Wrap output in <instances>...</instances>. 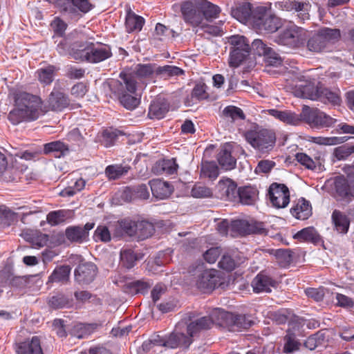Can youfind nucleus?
<instances>
[{"label":"nucleus","instance_id":"obj_17","mask_svg":"<svg viewBox=\"0 0 354 354\" xmlns=\"http://www.w3.org/2000/svg\"><path fill=\"white\" fill-rule=\"evenodd\" d=\"M3 178L6 182L17 183L19 181L28 182L35 177L32 171L27 167L19 168L17 165H13L6 169Z\"/></svg>","mask_w":354,"mask_h":354},{"label":"nucleus","instance_id":"obj_18","mask_svg":"<svg viewBox=\"0 0 354 354\" xmlns=\"http://www.w3.org/2000/svg\"><path fill=\"white\" fill-rule=\"evenodd\" d=\"M151 193L156 199H166L171 196L174 191L173 185L161 179H152L149 181Z\"/></svg>","mask_w":354,"mask_h":354},{"label":"nucleus","instance_id":"obj_49","mask_svg":"<svg viewBox=\"0 0 354 354\" xmlns=\"http://www.w3.org/2000/svg\"><path fill=\"white\" fill-rule=\"evenodd\" d=\"M333 187L339 196H349L350 183L343 176H337L333 178Z\"/></svg>","mask_w":354,"mask_h":354},{"label":"nucleus","instance_id":"obj_26","mask_svg":"<svg viewBox=\"0 0 354 354\" xmlns=\"http://www.w3.org/2000/svg\"><path fill=\"white\" fill-rule=\"evenodd\" d=\"M16 351L17 354H44L40 339L37 336L20 342L17 345Z\"/></svg>","mask_w":354,"mask_h":354},{"label":"nucleus","instance_id":"obj_36","mask_svg":"<svg viewBox=\"0 0 354 354\" xmlns=\"http://www.w3.org/2000/svg\"><path fill=\"white\" fill-rule=\"evenodd\" d=\"M332 222L334 225L335 230L337 232L342 234L347 233L349 228L350 221L345 214L339 210H334L332 214Z\"/></svg>","mask_w":354,"mask_h":354},{"label":"nucleus","instance_id":"obj_33","mask_svg":"<svg viewBox=\"0 0 354 354\" xmlns=\"http://www.w3.org/2000/svg\"><path fill=\"white\" fill-rule=\"evenodd\" d=\"M131 169V167L128 165H110L105 168L104 174L109 180H115L127 175Z\"/></svg>","mask_w":354,"mask_h":354},{"label":"nucleus","instance_id":"obj_58","mask_svg":"<svg viewBox=\"0 0 354 354\" xmlns=\"http://www.w3.org/2000/svg\"><path fill=\"white\" fill-rule=\"evenodd\" d=\"M191 195L194 198H210L212 196V192L208 187L198 183H196L192 190Z\"/></svg>","mask_w":354,"mask_h":354},{"label":"nucleus","instance_id":"obj_14","mask_svg":"<svg viewBox=\"0 0 354 354\" xmlns=\"http://www.w3.org/2000/svg\"><path fill=\"white\" fill-rule=\"evenodd\" d=\"M181 12L185 23L192 27H199L203 22L198 0L194 3L190 1L183 3L181 6Z\"/></svg>","mask_w":354,"mask_h":354},{"label":"nucleus","instance_id":"obj_57","mask_svg":"<svg viewBox=\"0 0 354 354\" xmlns=\"http://www.w3.org/2000/svg\"><path fill=\"white\" fill-rule=\"evenodd\" d=\"M353 153H354V145L351 144H345L337 147L333 152L335 157L339 160H345Z\"/></svg>","mask_w":354,"mask_h":354},{"label":"nucleus","instance_id":"obj_44","mask_svg":"<svg viewBox=\"0 0 354 354\" xmlns=\"http://www.w3.org/2000/svg\"><path fill=\"white\" fill-rule=\"evenodd\" d=\"M142 257V254L134 252L131 249H124L120 252V263L123 267L131 269Z\"/></svg>","mask_w":354,"mask_h":354},{"label":"nucleus","instance_id":"obj_16","mask_svg":"<svg viewBox=\"0 0 354 354\" xmlns=\"http://www.w3.org/2000/svg\"><path fill=\"white\" fill-rule=\"evenodd\" d=\"M277 285V281L265 272H259L252 281V287L255 293L270 292L272 288H276Z\"/></svg>","mask_w":354,"mask_h":354},{"label":"nucleus","instance_id":"obj_10","mask_svg":"<svg viewBox=\"0 0 354 354\" xmlns=\"http://www.w3.org/2000/svg\"><path fill=\"white\" fill-rule=\"evenodd\" d=\"M274 41L279 45L291 48H297L305 45V37L302 30L296 26H291L277 35Z\"/></svg>","mask_w":354,"mask_h":354},{"label":"nucleus","instance_id":"obj_59","mask_svg":"<svg viewBox=\"0 0 354 354\" xmlns=\"http://www.w3.org/2000/svg\"><path fill=\"white\" fill-rule=\"evenodd\" d=\"M304 324L299 321H292L289 323L287 335L292 336L295 338L303 337L304 334Z\"/></svg>","mask_w":354,"mask_h":354},{"label":"nucleus","instance_id":"obj_40","mask_svg":"<svg viewBox=\"0 0 354 354\" xmlns=\"http://www.w3.org/2000/svg\"><path fill=\"white\" fill-rule=\"evenodd\" d=\"M294 238L299 241L310 242L314 244H317L322 241L320 235L313 227L302 229L295 234Z\"/></svg>","mask_w":354,"mask_h":354},{"label":"nucleus","instance_id":"obj_23","mask_svg":"<svg viewBox=\"0 0 354 354\" xmlns=\"http://www.w3.org/2000/svg\"><path fill=\"white\" fill-rule=\"evenodd\" d=\"M149 191L146 184L125 187L120 196L121 199H149Z\"/></svg>","mask_w":354,"mask_h":354},{"label":"nucleus","instance_id":"obj_25","mask_svg":"<svg viewBox=\"0 0 354 354\" xmlns=\"http://www.w3.org/2000/svg\"><path fill=\"white\" fill-rule=\"evenodd\" d=\"M217 160L225 170H231L236 167V160L232 156V146L224 145L217 155Z\"/></svg>","mask_w":354,"mask_h":354},{"label":"nucleus","instance_id":"obj_61","mask_svg":"<svg viewBox=\"0 0 354 354\" xmlns=\"http://www.w3.org/2000/svg\"><path fill=\"white\" fill-rule=\"evenodd\" d=\"M274 255L281 266H286L292 261V252L289 249H279Z\"/></svg>","mask_w":354,"mask_h":354},{"label":"nucleus","instance_id":"obj_64","mask_svg":"<svg viewBox=\"0 0 354 354\" xmlns=\"http://www.w3.org/2000/svg\"><path fill=\"white\" fill-rule=\"evenodd\" d=\"M50 25L55 34L59 37H63L65 35L68 27L67 24L59 17H55Z\"/></svg>","mask_w":354,"mask_h":354},{"label":"nucleus","instance_id":"obj_1","mask_svg":"<svg viewBox=\"0 0 354 354\" xmlns=\"http://www.w3.org/2000/svg\"><path fill=\"white\" fill-rule=\"evenodd\" d=\"M14 95L15 107L8 114L12 124L35 121L44 115L43 102L39 96L24 91H17Z\"/></svg>","mask_w":354,"mask_h":354},{"label":"nucleus","instance_id":"obj_6","mask_svg":"<svg viewBox=\"0 0 354 354\" xmlns=\"http://www.w3.org/2000/svg\"><path fill=\"white\" fill-rule=\"evenodd\" d=\"M230 45L229 65L230 67L239 66L250 55L251 47L248 39L239 35L227 37Z\"/></svg>","mask_w":354,"mask_h":354},{"label":"nucleus","instance_id":"obj_48","mask_svg":"<svg viewBox=\"0 0 354 354\" xmlns=\"http://www.w3.org/2000/svg\"><path fill=\"white\" fill-rule=\"evenodd\" d=\"M157 65L155 64H139L136 66L135 73L140 78H151L156 75Z\"/></svg>","mask_w":354,"mask_h":354},{"label":"nucleus","instance_id":"obj_50","mask_svg":"<svg viewBox=\"0 0 354 354\" xmlns=\"http://www.w3.org/2000/svg\"><path fill=\"white\" fill-rule=\"evenodd\" d=\"M295 158L298 162L310 170H315L317 166H321L319 158L313 160L305 153H297Z\"/></svg>","mask_w":354,"mask_h":354},{"label":"nucleus","instance_id":"obj_20","mask_svg":"<svg viewBox=\"0 0 354 354\" xmlns=\"http://www.w3.org/2000/svg\"><path fill=\"white\" fill-rule=\"evenodd\" d=\"M47 103L51 111H62L69 106L70 100L64 92L53 88L48 96Z\"/></svg>","mask_w":354,"mask_h":354},{"label":"nucleus","instance_id":"obj_21","mask_svg":"<svg viewBox=\"0 0 354 354\" xmlns=\"http://www.w3.org/2000/svg\"><path fill=\"white\" fill-rule=\"evenodd\" d=\"M169 110V103L162 97L153 100L149 107L148 117L150 119L163 118Z\"/></svg>","mask_w":354,"mask_h":354},{"label":"nucleus","instance_id":"obj_12","mask_svg":"<svg viewBox=\"0 0 354 354\" xmlns=\"http://www.w3.org/2000/svg\"><path fill=\"white\" fill-rule=\"evenodd\" d=\"M195 286L203 292H209L219 284L220 278L216 270H205L198 272L194 278Z\"/></svg>","mask_w":354,"mask_h":354},{"label":"nucleus","instance_id":"obj_15","mask_svg":"<svg viewBox=\"0 0 354 354\" xmlns=\"http://www.w3.org/2000/svg\"><path fill=\"white\" fill-rule=\"evenodd\" d=\"M97 268L91 262L80 263L74 271L75 280L80 285L91 283L97 275Z\"/></svg>","mask_w":354,"mask_h":354},{"label":"nucleus","instance_id":"obj_9","mask_svg":"<svg viewBox=\"0 0 354 354\" xmlns=\"http://www.w3.org/2000/svg\"><path fill=\"white\" fill-rule=\"evenodd\" d=\"M218 317L221 319L219 326L227 328L230 330L247 329L253 324L245 315H236L223 310L218 313Z\"/></svg>","mask_w":354,"mask_h":354},{"label":"nucleus","instance_id":"obj_22","mask_svg":"<svg viewBox=\"0 0 354 354\" xmlns=\"http://www.w3.org/2000/svg\"><path fill=\"white\" fill-rule=\"evenodd\" d=\"M178 165L176 158L161 159L155 162L151 168L156 175H174L177 174Z\"/></svg>","mask_w":354,"mask_h":354},{"label":"nucleus","instance_id":"obj_43","mask_svg":"<svg viewBox=\"0 0 354 354\" xmlns=\"http://www.w3.org/2000/svg\"><path fill=\"white\" fill-rule=\"evenodd\" d=\"M268 194L270 199H290L289 189L281 183H272L268 189Z\"/></svg>","mask_w":354,"mask_h":354},{"label":"nucleus","instance_id":"obj_2","mask_svg":"<svg viewBox=\"0 0 354 354\" xmlns=\"http://www.w3.org/2000/svg\"><path fill=\"white\" fill-rule=\"evenodd\" d=\"M77 46L78 48L73 50L70 56L80 62L97 64L112 56L111 46L101 42L86 41Z\"/></svg>","mask_w":354,"mask_h":354},{"label":"nucleus","instance_id":"obj_46","mask_svg":"<svg viewBox=\"0 0 354 354\" xmlns=\"http://www.w3.org/2000/svg\"><path fill=\"white\" fill-rule=\"evenodd\" d=\"M48 304L53 309L68 308L72 306V299L63 293H57L48 299Z\"/></svg>","mask_w":354,"mask_h":354},{"label":"nucleus","instance_id":"obj_60","mask_svg":"<svg viewBox=\"0 0 354 354\" xmlns=\"http://www.w3.org/2000/svg\"><path fill=\"white\" fill-rule=\"evenodd\" d=\"M258 194L257 189L250 185L240 187L237 191L239 199H255Z\"/></svg>","mask_w":354,"mask_h":354},{"label":"nucleus","instance_id":"obj_28","mask_svg":"<svg viewBox=\"0 0 354 354\" xmlns=\"http://www.w3.org/2000/svg\"><path fill=\"white\" fill-rule=\"evenodd\" d=\"M216 189L223 197L235 199L237 196V184L231 178H221L216 185Z\"/></svg>","mask_w":354,"mask_h":354},{"label":"nucleus","instance_id":"obj_19","mask_svg":"<svg viewBox=\"0 0 354 354\" xmlns=\"http://www.w3.org/2000/svg\"><path fill=\"white\" fill-rule=\"evenodd\" d=\"M279 5L286 11H292L298 12V17L301 21L309 19V10L311 7L308 2H299L295 0H287L279 2Z\"/></svg>","mask_w":354,"mask_h":354},{"label":"nucleus","instance_id":"obj_39","mask_svg":"<svg viewBox=\"0 0 354 354\" xmlns=\"http://www.w3.org/2000/svg\"><path fill=\"white\" fill-rule=\"evenodd\" d=\"M184 73L185 71L182 68L173 65L157 66L156 67V77L163 80L178 77Z\"/></svg>","mask_w":354,"mask_h":354},{"label":"nucleus","instance_id":"obj_41","mask_svg":"<svg viewBox=\"0 0 354 354\" xmlns=\"http://www.w3.org/2000/svg\"><path fill=\"white\" fill-rule=\"evenodd\" d=\"M292 214L297 219L306 220L312 215V207L309 201H299L291 209Z\"/></svg>","mask_w":354,"mask_h":354},{"label":"nucleus","instance_id":"obj_34","mask_svg":"<svg viewBox=\"0 0 354 354\" xmlns=\"http://www.w3.org/2000/svg\"><path fill=\"white\" fill-rule=\"evenodd\" d=\"M200 10L203 15V21L204 19L211 21L217 18L221 10L218 6L207 1V0H198Z\"/></svg>","mask_w":354,"mask_h":354},{"label":"nucleus","instance_id":"obj_24","mask_svg":"<svg viewBox=\"0 0 354 354\" xmlns=\"http://www.w3.org/2000/svg\"><path fill=\"white\" fill-rule=\"evenodd\" d=\"M321 87V83L315 84V82H306L305 84H300L299 86L295 93L299 97L317 101Z\"/></svg>","mask_w":354,"mask_h":354},{"label":"nucleus","instance_id":"obj_4","mask_svg":"<svg viewBox=\"0 0 354 354\" xmlns=\"http://www.w3.org/2000/svg\"><path fill=\"white\" fill-rule=\"evenodd\" d=\"M340 37L339 29L324 27L310 36L305 44L307 49L313 53H330L335 49V44Z\"/></svg>","mask_w":354,"mask_h":354},{"label":"nucleus","instance_id":"obj_53","mask_svg":"<svg viewBox=\"0 0 354 354\" xmlns=\"http://www.w3.org/2000/svg\"><path fill=\"white\" fill-rule=\"evenodd\" d=\"M86 185V181L82 178L77 179L73 185L68 186V187L60 192L59 194L62 197H71L75 196L77 192L82 190Z\"/></svg>","mask_w":354,"mask_h":354},{"label":"nucleus","instance_id":"obj_30","mask_svg":"<svg viewBox=\"0 0 354 354\" xmlns=\"http://www.w3.org/2000/svg\"><path fill=\"white\" fill-rule=\"evenodd\" d=\"M269 113L280 121L291 125H297L301 122V115L290 111H279L277 109L269 110Z\"/></svg>","mask_w":354,"mask_h":354},{"label":"nucleus","instance_id":"obj_55","mask_svg":"<svg viewBox=\"0 0 354 354\" xmlns=\"http://www.w3.org/2000/svg\"><path fill=\"white\" fill-rule=\"evenodd\" d=\"M128 289H129V292L131 294H145L148 292V290L151 287V284L142 280H137L129 283L127 285Z\"/></svg>","mask_w":354,"mask_h":354},{"label":"nucleus","instance_id":"obj_54","mask_svg":"<svg viewBox=\"0 0 354 354\" xmlns=\"http://www.w3.org/2000/svg\"><path fill=\"white\" fill-rule=\"evenodd\" d=\"M350 137H312V141L318 145H336L347 141Z\"/></svg>","mask_w":354,"mask_h":354},{"label":"nucleus","instance_id":"obj_8","mask_svg":"<svg viewBox=\"0 0 354 354\" xmlns=\"http://www.w3.org/2000/svg\"><path fill=\"white\" fill-rule=\"evenodd\" d=\"M55 3L60 12L71 19L79 18L80 12L86 13L92 8L89 0H56Z\"/></svg>","mask_w":354,"mask_h":354},{"label":"nucleus","instance_id":"obj_37","mask_svg":"<svg viewBox=\"0 0 354 354\" xmlns=\"http://www.w3.org/2000/svg\"><path fill=\"white\" fill-rule=\"evenodd\" d=\"M232 16L241 22L248 21L252 16V6L250 3H243L232 10Z\"/></svg>","mask_w":354,"mask_h":354},{"label":"nucleus","instance_id":"obj_52","mask_svg":"<svg viewBox=\"0 0 354 354\" xmlns=\"http://www.w3.org/2000/svg\"><path fill=\"white\" fill-rule=\"evenodd\" d=\"M223 116L231 119L232 122L236 120H244L245 116L243 110L237 106L230 105L224 108L222 112Z\"/></svg>","mask_w":354,"mask_h":354},{"label":"nucleus","instance_id":"obj_31","mask_svg":"<svg viewBox=\"0 0 354 354\" xmlns=\"http://www.w3.org/2000/svg\"><path fill=\"white\" fill-rule=\"evenodd\" d=\"M145 24V19L131 10L127 12L125 19V28L127 32H140Z\"/></svg>","mask_w":354,"mask_h":354},{"label":"nucleus","instance_id":"obj_45","mask_svg":"<svg viewBox=\"0 0 354 354\" xmlns=\"http://www.w3.org/2000/svg\"><path fill=\"white\" fill-rule=\"evenodd\" d=\"M122 135V131L110 127L102 131L100 142L105 147H110L115 145L118 137Z\"/></svg>","mask_w":354,"mask_h":354},{"label":"nucleus","instance_id":"obj_29","mask_svg":"<svg viewBox=\"0 0 354 354\" xmlns=\"http://www.w3.org/2000/svg\"><path fill=\"white\" fill-rule=\"evenodd\" d=\"M192 339L188 335L181 333H171L169 336L165 337V347L176 348L178 346L187 348L192 344Z\"/></svg>","mask_w":354,"mask_h":354},{"label":"nucleus","instance_id":"obj_51","mask_svg":"<svg viewBox=\"0 0 354 354\" xmlns=\"http://www.w3.org/2000/svg\"><path fill=\"white\" fill-rule=\"evenodd\" d=\"M154 230L153 225L147 221H141L136 223V234L142 239L151 236L153 234Z\"/></svg>","mask_w":354,"mask_h":354},{"label":"nucleus","instance_id":"obj_3","mask_svg":"<svg viewBox=\"0 0 354 354\" xmlns=\"http://www.w3.org/2000/svg\"><path fill=\"white\" fill-rule=\"evenodd\" d=\"M121 80H113L109 83L111 90L116 94L120 104L127 109L133 110L140 104V99L131 94L126 93L127 91L130 93H134L136 91L137 82L132 74L121 73Z\"/></svg>","mask_w":354,"mask_h":354},{"label":"nucleus","instance_id":"obj_27","mask_svg":"<svg viewBox=\"0 0 354 354\" xmlns=\"http://www.w3.org/2000/svg\"><path fill=\"white\" fill-rule=\"evenodd\" d=\"M43 152L46 155L53 154L55 158H60L68 155L70 149L68 145L57 140L45 144Z\"/></svg>","mask_w":354,"mask_h":354},{"label":"nucleus","instance_id":"obj_56","mask_svg":"<svg viewBox=\"0 0 354 354\" xmlns=\"http://www.w3.org/2000/svg\"><path fill=\"white\" fill-rule=\"evenodd\" d=\"M68 216V212L66 210H57L49 212L47 214L46 219L49 224L51 225H57L60 223H64Z\"/></svg>","mask_w":354,"mask_h":354},{"label":"nucleus","instance_id":"obj_7","mask_svg":"<svg viewBox=\"0 0 354 354\" xmlns=\"http://www.w3.org/2000/svg\"><path fill=\"white\" fill-rule=\"evenodd\" d=\"M254 26L265 33L274 32L281 26V20L275 15L268 12L264 7H258L253 17Z\"/></svg>","mask_w":354,"mask_h":354},{"label":"nucleus","instance_id":"obj_35","mask_svg":"<svg viewBox=\"0 0 354 354\" xmlns=\"http://www.w3.org/2000/svg\"><path fill=\"white\" fill-rule=\"evenodd\" d=\"M318 95L317 101L324 104L329 103L333 105H339L342 102L339 91H330L322 84Z\"/></svg>","mask_w":354,"mask_h":354},{"label":"nucleus","instance_id":"obj_38","mask_svg":"<svg viewBox=\"0 0 354 354\" xmlns=\"http://www.w3.org/2000/svg\"><path fill=\"white\" fill-rule=\"evenodd\" d=\"M71 268L68 265L59 266L55 268L48 277L50 283H66L69 280Z\"/></svg>","mask_w":354,"mask_h":354},{"label":"nucleus","instance_id":"obj_42","mask_svg":"<svg viewBox=\"0 0 354 354\" xmlns=\"http://www.w3.org/2000/svg\"><path fill=\"white\" fill-rule=\"evenodd\" d=\"M57 68L53 65L37 70L36 75L39 82L44 85H50L54 80Z\"/></svg>","mask_w":354,"mask_h":354},{"label":"nucleus","instance_id":"obj_13","mask_svg":"<svg viewBox=\"0 0 354 354\" xmlns=\"http://www.w3.org/2000/svg\"><path fill=\"white\" fill-rule=\"evenodd\" d=\"M222 312V309H215L209 317H203L192 322L187 326V333L192 337L196 336L201 330H207L215 324L219 326L221 319L218 317V313Z\"/></svg>","mask_w":354,"mask_h":354},{"label":"nucleus","instance_id":"obj_32","mask_svg":"<svg viewBox=\"0 0 354 354\" xmlns=\"http://www.w3.org/2000/svg\"><path fill=\"white\" fill-rule=\"evenodd\" d=\"M136 234V223L129 218L118 221L115 225V234L118 236L127 235L132 236Z\"/></svg>","mask_w":354,"mask_h":354},{"label":"nucleus","instance_id":"obj_62","mask_svg":"<svg viewBox=\"0 0 354 354\" xmlns=\"http://www.w3.org/2000/svg\"><path fill=\"white\" fill-rule=\"evenodd\" d=\"M201 172L204 176L210 179H216L218 174V167L214 162H206L202 165Z\"/></svg>","mask_w":354,"mask_h":354},{"label":"nucleus","instance_id":"obj_5","mask_svg":"<svg viewBox=\"0 0 354 354\" xmlns=\"http://www.w3.org/2000/svg\"><path fill=\"white\" fill-rule=\"evenodd\" d=\"M246 141L261 154H268L273 150L277 141L275 132L272 129H257L245 133Z\"/></svg>","mask_w":354,"mask_h":354},{"label":"nucleus","instance_id":"obj_63","mask_svg":"<svg viewBox=\"0 0 354 354\" xmlns=\"http://www.w3.org/2000/svg\"><path fill=\"white\" fill-rule=\"evenodd\" d=\"M249 221L245 220H235L230 223L231 230L239 235L248 234Z\"/></svg>","mask_w":354,"mask_h":354},{"label":"nucleus","instance_id":"obj_11","mask_svg":"<svg viewBox=\"0 0 354 354\" xmlns=\"http://www.w3.org/2000/svg\"><path fill=\"white\" fill-rule=\"evenodd\" d=\"M304 120L312 127L325 128L331 127L336 120L318 109L304 108L302 111Z\"/></svg>","mask_w":354,"mask_h":354},{"label":"nucleus","instance_id":"obj_47","mask_svg":"<svg viewBox=\"0 0 354 354\" xmlns=\"http://www.w3.org/2000/svg\"><path fill=\"white\" fill-rule=\"evenodd\" d=\"M66 236L71 242L82 243L86 238L85 230H82V226H71L66 229Z\"/></svg>","mask_w":354,"mask_h":354}]
</instances>
